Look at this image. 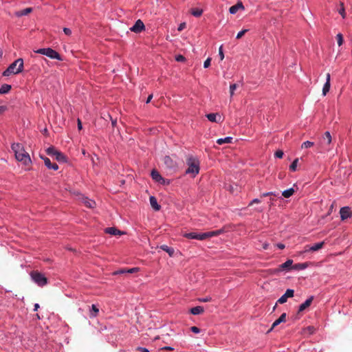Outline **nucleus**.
Here are the masks:
<instances>
[{"label":"nucleus","mask_w":352,"mask_h":352,"mask_svg":"<svg viewBox=\"0 0 352 352\" xmlns=\"http://www.w3.org/2000/svg\"><path fill=\"white\" fill-rule=\"evenodd\" d=\"M12 150L14 154H24V148L23 145L19 143L13 144L12 145ZM25 154H28V153L25 152Z\"/></svg>","instance_id":"16"},{"label":"nucleus","mask_w":352,"mask_h":352,"mask_svg":"<svg viewBox=\"0 0 352 352\" xmlns=\"http://www.w3.org/2000/svg\"><path fill=\"white\" fill-rule=\"evenodd\" d=\"M38 307H39V305H38V303H36V304L34 305V311H36V310L38 309Z\"/></svg>","instance_id":"64"},{"label":"nucleus","mask_w":352,"mask_h":352,"mask_svg":"<svg viewBox=\"0 0 352 352\" xmlns=\"http://www.w3.org/2000/svg\"><path fill=\"white\" fill-rule=\"evenodd\" d=\"M41 157L43 160L45 165L50 169H52L54 170H56L58 168V165L56 163H52L50 160L46 156L40 155Z\"/></svg>","instance_id":"15"},{"label":"nucleus","mask_w":352,"mask_h":352,"mask_svg":"<svg viewBox=\"0 0 352 352\" xmlns=\"http://www.w3.org/2000/svg\"><path fill=\"white\" fill-rule=\"evenodd\" d=\"M244 10V6L242 2H238L236 5L231 6L229 9L230 14H236L239 10Z\"/></svg>","instance_id":"21"},{"label":"nucleus","mask_w":352,"mask_h":352,"mask_svg":"<svg viewBox=\"0 0 352 352\" xmlns=\"http://www.w3.org/2000/svg\"><path fill=\"white\" fill-rule=\"evenodd\" d=\"M333 207H334V204H333H333L330 206V207H329V212H328V214H327L328 215H329V214H330L332 212V211H333Z\"/></svg>","instance_id":"57"},{"label":"nucleus","mask_w":352,"mask_h":352,"mask_svg":"<svg viewBox=\"0 0 352 352\" xmlns=\"http://www.w3.org/2000/svg\"><path fill=\"white\" fill-rule=\"evenodd\" d=\"M332 138L330 133L329 131H326L322 136L320 139V143L323 146L329 145L331 142Z\"/></svg>","instance_id":"13"},{"label":"nucleus","mask_w":352,"mask_h":352,"mask_svg":"<svg viewBox=\"0 0 352 352\" xmlns=\"http://www.w3.org/2000/svg\"><path fill=\"white\" fill-rule=\"evenodd\" d=\"M237 88V85L236 84H232L230 85V96H232L234 94V91L236 90V89Z\"/></svg>","instance_id":"41"},{"label":"nucleus","mask_w":352,"mask_h":352,"mask_svg":"<svg viewBox=\"0 0 352 352\" xmlns=\"http://www.w3.org/2000/svg\"><path fill=\"white\" fill-rule=\"evenodd\" d=\"M23 69V60L18 58L14 61L10 66L3 72V76H9L10 74H18Z\"/></svg>","instance_id":"2"},{"label":"nucleus","mask_w":352,"mask_h":352,"mask_svg":"<svg viewBox=\"0 0 352 352\" xmlns=\"http://www.w3.org/2000/svg\"><path fill=\"white\" fill-rule=\"evenodd\" d=\"M6 109V107L4 106H0V114L4 112Z\"/></svg>","instance_id":"59"},{"label":"nucleus","mask_w":352,"mask_h":352,"mask_svg":"<svg viewBox=\"0 0 352 352\" xmlns=\"http://www.w3.org/2000/svg\"><path fill=\"white\" fill-rule=\"evenodd\" d=\"M11 88V85L8 84H3V85H1L0 88V94H5L8 93L10 91Z\"/></svg>","instance_id":"31"},{"label":"nucleus","mask_w":352,"mask_h":352,"mask_svg":"<svg viewBox=\"0 0 352 352\" xmlns=\"http://www.w3.org/2000/svg\"><path fill=\"white\" fill-rule=\"evenodd\" d=\"M35 53L41 54L43 55H45L47 57L52 59H56L58 60H62V58L60 55L55 50L52 48H41L34 51Z\"/></svg>","instance_id":"4"},{"label":"nucleus","mask_w":352,"mask_h":352,"mask_svg":"<svg viewBox=\"0 0 352 352\" xmlns=\"http://www.w3.org/2000/svg\"><path fill=\"white\" fill-rule=\"evenodd\" d=\"M105 232L111 235L121 234L122 232L114 227H109L105 228Z\"/></svg>","instance_id":"26"},{"label":"nucleus","mask_w":352,"mask_h":352,"mask_svg":"<svg viewBox=\"0 0 352 352\" xmlns=\"http://www.w3.org/2000/svg\"><path fill=\"white\" fill-rule=\"evenodd\" d=\"M82 201L85 206L89 208H94L96 206V202L87 197H82Z\"/></svg>","instance_id":"23"},{"label":"nucleus","mask_w":352,"mask_h":352,"mask_svg":"<svg viewBox=\"0 0 352 352\" xmlns=\"http://www.w3.org/2000/svg\"><path fill=\"white\" fill-rule=\"evenodd\" d=\"M294 291L292 289H287L285 293L278 300L277 302L283 304L287 302L288 298L294 296Z\"/></svg>","instance_id":"10"},{"label":"nucleus","mask_w":352,"mask_h":352,"mask_svg":"<svg viewBox=\"0 0 352 352\" xmlns=\"http://www.w3.org/2000/svg\"><path fill=\"white\" fill-rule=\"evenodd\" d=\"M274 154H278V155H280V154H284V152H283V151L278 149V150H277V151L274 153Z\"/></svg>","instance_id":"62"},{"label":"nucleus","mask_w":352,"mask_h":352,"mask_svg":"<svg viewBox=\"0 0 352 352\" xmlns=\"http://www.w3.org/2000/svg\"><path fill=\"white\" fill-rule=\"evenodd\" d=\"M278 248L280 249V250H283L285 248V245L283 244V243H277L275 245Z\"/></svg>","instance_id":"56"},{"label":"nucleus","mask_w":352,"mask_h":352,"mask_svg":"<svg viewBox=\"0 0 352 352\" xmlns=\"http://www.w3.org/2000/svg\"><path fill=\"white\" fill-rule=\"evenodd\" d=\"M314 300V296H311L309 298H307L303 303H302L298 308V312H302L305 310L307 307H309L312 301Z\"/></svg>","instance_id":"18"},{"label":"nucleus","mask_w":352,"mask_h":352,"mask_svg":"<svg viewBox=\"0 0 352 352\" xmlns=\"http://www.w3.org/2000/svg\"><path fill=\"white\" fill-rule=\"evenodd\" d=\"M286 316H287V315L285 313L282 314L280 315V316L273 322L272 327L268 330L267 333L271 332L274 328H275L276 326H278L281 322H285L286 320Z\"/></svg>","instance_id":"17"},{"label":"nucleus","mask_w":352,"mask_h":352,"mask_svg":"<svg viewBox=\"0 0 352 352\" xmlns=\"http://www.w3.org/2000/svg\"><path fill=\"white\" fill-rule=\"evenodd\" d=\"M117 121L116 120L111 119V124L113 126H115L116 125Z\"/></svg>","instance_id":"63"},{"label":"nucleus","mask_w":352,"mask_h":352,"mask_svg":"<svg viewBox=\"0 0 352 352\" xmlns=\"http://www.w3.org/2000/svg\"><path fill=\"white\" fill-rule=\"evenodd\" d=\"M340 8L338 10V12L342 16V17L343 19H344L346 17V12H345L344 3L342 2H340Z\"/></svg>","instance_id":"37"},{"label":"nucleus","mask_w":352,"mask_h":352,"mask_svg":"<svg viewBox=\"0 0 352 352\" xmlns=\"http://www.w3.org/2000/svg\"><path fill=\"white\" fill-rule=\"evenodd\" d=\"M151 177L153 180L162 184H169L164 177L161 176L159 172L155 169L151 171Z\"/></svg>","instance_id":"7"},{"label":"nucleus","mask_w":352,"mask_h":352,"mask_svg":"<svg viewBox=\"0 0 352 352\" xmlns=\"http://www.w3.org/2000/svg\"><path fill=\"white\" fill-rule=\"evenodd\" d=\"M270 247V244L267 242H265L262 244V248L263 250H267Z\"/></svg>","instance_id":"54"},{"label":"nucleus","mask_w":352,"mask_h":352,"mask_svg":"<svg viewBox=\"0 0 352 352\" xmlns=\"http://www.w3.org/2000/svg\"><path fill=\"white\" fill-rule=\"evenodd\" d=\"M55 156H56V160L58 162H62V163L67 162L69 160L68 155H55Z\"/></svg>","instance_id":"35"},{"label":"nucleus","mask_w":352,"mask_h":352,"mask_svg":"<svg viewBox=\"0 0 352 352\" xmlns=\"http://www.w3.org/2000/svg\"><path fill=\"white\" fill-rule=\"evenodd\" d=\"M207 118L212 122H221V117L217 113H208L206 115Z\"/></svg>","instance_id":"22"},{"label":"nucleus","mask_w":352,"mask_h":352,"mask_svg":"<svg viewBox=\"0 0 352 352\" xmlns=\"http://www.w3.org/2000/svg\"><path fill=\"white\" fill-rule=\"evenodd\" d=\"M184 237L190 239H197L199 241H204L206 239V232L204 233H197L194 232H186L183 235Z\"/></svg>","instance_id":"5"},{"label":"nucleus","mask_w":352,"mask_h":352,"mask_svg":"<svg viewBox=\"0 0 352 352\" xmlns=\"http://www.w3.org/2000/svg\"><path fill=\"white\" fill-rule=\"evenodd\" d=\"M190 331L195 333H199L200 332V329L195 326L192 327Z\"/></svg>","instance_id":"47"},{"label":"nucleus","mask_w":352,"mask_h":352,"mask_svg":"<svg viewBox=\"0 0 352 352\" xmlns=\"http://www.w3.org/2000/svg\"><path fill=\"white\" fill-rule=\"evenodd\" d=\"M232 140V137H226L225 138H220L217 140V143L219 145L223 144V143H230Z\"/></svg>","instance_id":"34"},{"label":"nucleus","mask_w":352,"mask_h":352,"mask_svg":"<svg viewBox=\"0 0 352 352\" xmlns=\"http://www.w3.org/2000/svg\"><path fill=\"white\" fill-rule=\"evenodd\" d=\"M15 159L25 166L31 164L30 155H14Z\"/></svg>","instance_id":"11"},{"label":"nucleus","mask_w":352,"mask_h":352,"mask_svg":"<svg viewBox=\"0 0 352 352\" xmlns=\"http://www.w3.org/2000/svg\"><path fill=\"white\" fill-rule=\"evenodd\" d=\"M175 60L177 62H184L186 60V58L182 55H177L175 56Z\"/></svg>","instance_id":"45"},{"label":"nucleus","mask_w":352,"mask_h":352,"mask_svg":"<svg viewBox=\"0 0 352 352\" xmlns=\"http://www.w3.org/2000/svg\"><path fill=\"white\" fill-rule=\"evenodd\" d=\"M337 42L339 46L342 45L344 42L343 36L342 34L339 33L336 36Z\"/></svg>","instance_id":"39"},{"label":"nucleus","mask_w":352,"mask_h":352,"mask_svg":"<svg viewBox=\"0 0 352 352\" xmlns=\"http://www.w3.org/2000/svg\"><path fill=\"white\" fill-rule=\"evenodd\" d=\"M202 13L203 10L201 9L198 8L192 9L191 11V14L196 17L200 16L202 14Z\"/></svg>","instance_id":"36"},{"label":"nucleus","mask_w":352,"mask_h":352,"mask_svg":"<svg viewBox=\"0 0 352 352\" xmlns=\"http://www.w3.org/2000/svg\"><path fill=\"white\" fill-rule=\"evenodd\" d=\"M309 265L310 263L308 262L296 263L292 266V270L297 271L303 270H305L307 267H309Z\"/></svg>","instance_id":"20"},{"label":"nucleus","mask_w":352,"mask_h":352,"mask_svg":"<svg viewBox=\"0 0 352 352\" xmlns=\"http://www.w3.org/2000/svg\"><path fill=\"white\" fill-rule=\"evenodd\" d=\"M219 55L220 56L221 60H223L224 58V54L223 52V46L222 45H221L220 47L219 48Z\"/></svg>","instance_id":"44"},{"label":"nucleus","mask_w":352,"mask_h":352,"mask_svg":"<svg viewBox=\"0 0 352 352\" xmlns=\"http://www.w3.org/2000/svg\"><path fill=\"white\" fill-rule=\"evenodd\" d=\"M331 76L330 74H327V79L326 82L324 83L323 88H322V95L326 96L327 94L329 91L330 86H331Z\"/></svg>","instance_id":"19"},{"label":"nucleus","mask_w":352,"mask_h":352,"mask_svg":"<svg viewBox=\"0 0 352 352\" xmlns=\"http://www.w3.org/2000/svg\"><path fill=\"white\" fill-rule=\"evenodd\" d=\"M138 270H139L138 267H133V268L127 270V273L132 274L134 272H137Z\"/></svg>","instance_id":"50"},{"label":"nucleus","mask_w":352,"mask_h":352,"mask_svg":"<svg viewBox=\"0 0 352 352\" xmlns=\"http://www.w3.org/2000/svg\"><path fill=\"white\" fill-rule=\"evenodd\" d=\"M138 350L140 351V352H149V351L146 348H144V347L140 346L138 348Z\"/></svg>","instance_id":"55"},{"label":"nucleus","mask_w":352,"mask_h":352,"mask_svg":"<svg viewBox=\"0 0 352 352\" xmlns=\"http://www.w3.org/2000/svg\"><path fill=\"white\" fill-rule=\"evenodd\" d=\"M98 312H99L98 308L95 305H92L91 308L90 309V317L91 318L96 317L98 315Z\"/></svg>","instance_id":"33"},{"label":"nucleus","mask_w":352,"mask_h":352,"mask_svg":"<svg viewBox=\"0 0 352 352\" xmlns=\"http://www.w3.org/2000/svg\"><path fill=\"white\" fill-rule=\"evenodd\" d=\"M302 157L296 158L290 164L289 170L292 172H295L298 170V166H300L302 164Z\"/></svg>","instance_id":"14"},{"label":"nucleus","mask_w":352,"mask_h":352,"mask_svg":"<svg viewBox=\"0 0 352 352\" xmlns=\"http://www.w3.org/2000/svg\"><path fill=\"white\" fill-rule=\"evenodd\" d=\"M162 349L166 350V351H170V350H173V348L171 346H164L162 348Z\"/></svg>","instance_id":"61"},{"label":"nucleus","mask_w":352,"mask_h":352,"mask_svg":"<svg viewBox=\"0 0 352 352\" xmlns=\"http://www.w3.org/2000/svg\"><path fill=\"white\" fill-rule=\"evenodd\" d=\"M211 58H208L204 63V67L208 68L210 65Z\"/></svg>","instance_id":"46"},{"label":"nucleus","mask_w":352,"mask_h":352,"mask_svg":"<svg viewBox=\"0 0 352 352\" xmlns=\"http://www.w3.org/2000/svg\"><path fill=\"white\" fill-rule=\"evenodd\" d=\"M223 232V230L222 229L210 231V232H206V238L208 239V238L216 236L221 234Z\"/></svg>","instance_id":"27"},{"label":"nucleus","mask_w":352,"mask_h":352,"mask_svg":"<svg viewBox=\"0 0 352 352\" xmlns=\"http://www.w3.org/2000/svg\"><path fill=\"white\" fill-rule=\"evenodd\" d=\"M63 32L67 36H69V35L72 34V30L69 28H63Z\"/></svg>","instance_id":"49"},{"label":"nucleus","mask_w":352,"mask_h":352,"mask_svg":"<svg viewBox=\"0 0 352 352\" xmlns=\"http://www.w3.org/2000/svg\"><path fill=\"white\" fill-rule=\"evenodd\" d=\"M47 154H61L60 152L57 151L53 146L48 147L46 150Z\"/></svg>","instance_id":"38"},{"label":"nucleus","mask_w":352,"mask_h":352,"mask_svg":"<svg viewBox=\"0 0 352 352\" xmlns=\"http://www.w3.org/2000/svg\"><path fill=\"white\" fill-rule=\"evenodd\" d=\"M32 8H27L23 9L22 10L16 12L15 15L16 16L20 17V16H22L28 15V14L32 12Z\"/></svg>","instance_id":"28"},{"label":"nucleus","mask_w":352,"mask_h":352,"mask_svg":"<svg viewBox=\"0 0 352 352\" xmlns=\"http://www.w3.org/2000/svg\"><path fill=\"white\" fill-rule=\"evenodd\" d=\"M149 201L151 206L155 210L158 211L160 210L161 206L158 204L157 201L155 197L151 196Z\"/></svg>","instance_id":"24"},{"label":"nucleus","mask_w":352,"mask_h":352,"mask_svg":"<svg viewBox=\"0 0 352 352\" xmlns=\"http://www.w3.org/2000/svg\"><path fill=\"white\" fill-rule=\"evenodd\" d=\"M186 27V23H181L179 27H178V31H182L184 29V28Z\"/></svg>","instance_id":"53"},{"label":"nucleus","mask_w":352,"mask_h":352,"mask_svg":"<svg viewBox=\"0 0 352 352\" xmlns=\"http://www.w3.org/2000/svg\"><path fill=\"white\" fill-rule=\"evenodd\" d=\"M259 203H261V200H260V199H257V198H256V199H252V200L250 201V203L249 204V206H252V204H259Z\"/></svg>","instance_id":"51"},{"label":"nucleus","mask_w":352,"mask_h":352,"mask_svg":"<svg viewBox=\"0 0 352 352\" xmlns=\"http://www.w3.org/2000/svg\"><path fill=\"white\" fill-rule=\"evenodd\" d=\"M78 128L79 130L82 129V123L80 119H78Z\"/></svg>","instance_id":"58"},{"label":"nucleus","mask_w":352,"mask_h":352,"mask_svg":"<svg viewBox=\"0 0 352 352\" xmlns=\"http://www.w3.org/2000/svg\"><path fill=\"white\" fill-rule=\"evenodd\" d=\"M204 309L201 306H197L190 309V312L192 315H199L204 312Z\"/></svg>","instance_id":"29"},{"label":"nucleus","mask_w":352,"mask_h":352,"mask_svg":"<svg viewBox=\"0 0 352 352\" xmlns=\"http://www.w3.org/2000/svg\"><path fill=\"white\" fill-rule=\"evenodd\" d=\"M144 28L145 26L144 23L140 19H138L136 21L135 23L130 28V30L135 33H140L144 30Z\"/></svg>","instance_id":"9"},{"label":"nucleus","mask_w":352,"mask_h":352,"mask_svg":"<svg viewBox=\"0 0 352 352\" xmlns=\"http://www.w3.org/2000/svg\"><path fill=\"white\" fill-rule=\"evenodd\" d=\"M188 168L186 170V174L191 175L195 177L199 172V160L197 157L190 155L187 161Z\"/></svg>","instance_id":"1"},{"label":"nucleus","mask_w":352,"mask_h":352,"mask_svg":"<svg viewBox=\"0 0 352 352\" xmlns=\"http://www.w3.org/2000/svg\"><path fill=\"white\" fill-rule=\"evenodd\" d=\"M124 273H127V270H118V271L113 272V274L117 275V274H124Z\"/></svg>","instance_id":"48"},{"label":"nucleus","mask_w":352,"mask_h":352,"mask_svg":"<svg viewBox=\"0 0 352 352\" xmlns=\"http://www.w3.org/2000/svg\"><path fill=\"white\" fill-rule=\"evenodd\" d=\"M292 264L293 261L292 259H288L287 261H286L285 263L280 265V269L278 270L277 271L288 270L289 268L292 269V266L293 265Z\"/></svg>","instance_id":"25"},{"label":"nucleus","mask_w":352,"mask_h":352,"mask_svg":"<svg viewBox=\"0 0 352 352\" xmlns=\"http://www.w3.org/2000/svg\"><path fill=\"white\" fill-rule=\"evenodd\" d=\"M160 249H162V250L165 251L166 252H167L168 254V255L170 256H173L174 254V252H175V250L173 248H170V247H168V245H162L160 246Z\"/></svg>","instance_id":"30"},{"label":"nucleus","mask_w":352,"mask_h":352,"mask_svg":"<svg viewBox=\"0 0 352 352\" xmlns=\"http://www.w3.org/2000/svg\"><path fill=\"white\" fill-rule=\"evenodd\" d=\"M340 219L344 221L352 216L351 208L349 206L342 207L340 210Z\"/></svg>","instance_id":"6"},{"label":"nucleus","mask_w":352,"mask_h":352,"mask_svg":"<svg viewBox=\"0 0 352 352\" xmlns=\"http://www.w3.org/2000/svg\"><path fill=\"white\" fill-rule=\"evenodd\" d=\"M314 145V142H310V141H306L305 142H303L301 145V148H309L311 146H312Z\"/></svg>","instance_id":"40"},{"label":"nucleus","mask_w":352,"mask_h":352,"mask_svg":"<svg viewBox=\"0 0 352 352\" xmlns=\"http://www.w3.org/2000/svg\"><path fill=\"white\" fill-rule=\"evenodd\" d=\"M152 98H153V94L149 95L148 98H147V100H146V103H149Z\"/></svg>","instance_id":"60"},{"label":"nucleus","mask_w":352,"mask_h":352,"mask_svg":"<svg viewBox=\"0 0 352 352\" xmlns=\"http://www.w3.org/2000/svg\"><path fill=\"white\" fill-rule=\"evenodd\" d=\"M30 277L32 280L39 287H43L47 284V278L38 271H32L30 273Z\"/></svg>","instance_id":"3"},{"label":"nucleus","mask_w":352,"mask_h":352,"mask_svg":"<svg viewBox=\"0 0 352 352\" xmlns=\"http://www.w3.org/2000/svg\"><path fill=\"white\" fill-rule=\"evenodd\" d=\"M248 30L245 29L239 32L236 35V38L239 39L241 38Z\"/></svg>","instance_id":"43"},{"label":"nucleus","mask_w":352,"mask_h":352,"mask_svg":"<svg viewBox=\"0 0 352 352\" xmlns=\"http://www.w3.org/2000/svg\"><path fill=\"white\" fill-rule=\"evenodd\" d=\"M294 192V190L293 188H288L282 192V195L285 198L290 197Z\"/></svg>","instance_id":"32"},{"label":"nucleus","mask_w":352,"mask_h":352,"mask_svg":"<svg viewBox=\"0 0 352 352\" xmlns=\"http://www.w3.org/2000/svg\"><path fill=\"white\" fill-rule=\"evenodd\" d=\"M324 244V242L322 241L320 243H315L311 246L307 245L305 247L304 252L318 251V250L321 249L323 247Z\"/></svg>","instance_id":"12"},{"label":"nucleus","mask_w":352,"mask_h":352,"mask_svg":"<svg viewBox=\"0 0 352 352\" xmlns=\"http://www.w3.org/2000/svg\"><path fill=\"white\" fill-rule=\"evenodd\" d=\"M162 160L168 168L173 169L177 167V162L170 155H164Z\"/></svg>","instance_id":"8"},{"label":"nucleus","mask_w":352,"mask_h":352,"mask_svg":"<svg viewBox=\"0 0 352 352\" xmlns=\"http://www.w3.org/2000/svg\"><path fill=\"white\" fill-rule=\"evenodd\" d=\"M210 300H211V298L210 297H206V298H200L199 301L203 302H206L210 301Z\"/></svg>","instance_id":"52"},{"label":"nucleus","mask_w":352,"mask_h":352,"mask_svg":"<svg viewBox=\"0 0 352 352\" xmlns=\"http://www.w3.org/2000/svg\"><path fill=\"white\" fill-rule=\"evenodd\" d=\"M279 194L278 193H276V192H264L263 194H261V197H267V196H278Z\"/></svg>","instance_id":"42"}]
</instances>
